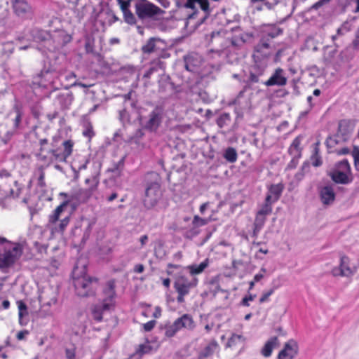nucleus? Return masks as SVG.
I'll return each instance as SVG.
<instances>
[{
  "label": "nucleus",
  "mask_w": 359,
  "mask_h": 359,
  "mask_svg": "<svg viewBox=\"0 0 359 359\" xmlns=\"http://www.w3.org/2000/svg\"><path fill=\"white\" fill-rule=\"evenodd\" d=\"M65 356L67 359H75L76 358V348L72 347L65 349Z\"/></svg>",
  "instance_id": "8fccbe9b"
},
{
  "label": "nucleus",
  "mask_w": 359,
  "mask_h": 359,
  "mask_svg": "<svg viewBox=\"0 0 359 359\" xmlns=\"http://www.w3.org/2000/svg\"><path fill=\"white\" fill-rule=\"evenodd\" d=\"M283 33V31L280 28L277 27H273L271 29L266 32L262 38H265L269 40V43L270 44L271 40L274 39L275 37L280 35Z\"/></svg>",
  "instance_id": "72a5a7b5"
},
{
  "label": "nucleus",
  "mask_w": 359,
  "mask_h": 359,
  "mask_svg": "<svg viewBox=\"0 0 359 359\" xmlns=\"http://www.w3.org/2000/svg\"><path fill=\"white\" fill-rule=\"evenodd\" d=\"M74 285L78 296L86 297L95 294L99 283L97 278L84 273L81 276L74 277Z\"/></svg>",
  "instance_id": "7ed1b4c3"
},
{
  "label": "nucleus",
  "mask_w": 359,
  "mask_h": 359,
  "mask_svg": "<svg viewBox=\"0 0 359 359\" xmlns=\"http://www.w3.org/2000/svg\"><path fill=\"white\" fill-rule=\"evenodd\" d=\"M266 218L264 216H261L258 214L256 215L255 222H254V228H253V236H257L261 229L263 228Z\"/></svg>",
  "instance_id": "2f4dec72"
},
{
  "label": "nucleus",
  "mask_w": 359,
  "mask_h": 359,
  "mask_svg": "<svg viewBox=\"0 0 359 359\" xmlns=\"http://www.w3.org/2000/svg\"><path fill=\"white\" fill-rule=\"evenodd\" d=\"M221 0H177L176 4L178 8L190 9L192 13L188 15V18H194L199 13L196 7V4L199 6L205 15L208 16L215 6L212 3L219 2Z\"/></svg>",
  "instance_id": "39448f33"
},
{
  "label": "nucleus",
  "mask_w": 359,
  "mask_h": 359,
  "mask_svg": "<svg viewBox=\"0 0 359 359\" xmlns=\"http://www.w3.org/2000/svg\"><path fill=\"white\" fill-rule=\"evenodd\" d=\"M29 334V331L27 330H23L18 332L16 334V338L18 341H22Z\"/></svg>",
  "instance_id": "603ef678"
},
{
  "label": "nucleus",
  "mask_w": 359,
  "mask_h": 359,
  "mask_svg": "<svg viewBox=\"0 0 359 359\" xmlns=\"http://www.w3.org/2000/svg\"><path fill=\"white\" fill-rule=\"evenodd\" d=\"M152 350L151 346L148 344H143L138 346L135 353L130 356L128 359H140L144 354L149 353Z\"/></svg>",
  "instance_id": "c85d7f7f"
},
{
  "label": "nucleus",
  "mask_w": 359,
  "mask_h": 359,
  "mask_svg": "<svg viewBox=\"0 0 359 359\" xmlns=\"http://www.w3.org/2000/svg\"><path fill=\"white\" fill-rule=\"evenodd\" d=\"M125 157H122L118 162L114 163L111 168L108 169V172L114 174L116 177H119L122 174L124 168Z\"/></svg>",
  "instance_id": "c756f323"
},
{
  "label": "nucleus",
  "mask_w": 359,
  "mask_h": 359,
  "mask_svg": "<svg viewBox=\"0 0 359 359\" xmlns=\"http://www.w3.org/2000/svg\"><path fill=\"white\" fill-rule=\"evenodd\" d=\"M115 285L116 282L114 279L107 283V287L104 290L106 297L103 299L101 304L95 305L92 309L93 319L97 322L102 320V315L104 312L113 310L115 306Z\"/></svg>",
  "instance_id": "f257e3e1"
},
{
  "label": "nucleus",
  "mask_w": 359,
  "mask_h": 359,
  "mask_svg": "<svg viewBox=\"0 0 359 359\" xmlns=\"http://www.w3.org/2000/svg\"><path fill=\"white\" fill-rule=\"evenodd\" d=\"M85 183L86 184L90 183V186L88 188V191L90 192H93L95 191L97 187H98V184H99V180L97 179V177H93L92 178H87L85 180Z\"/></svg>",
  "instance_id": "a19ab883"
},
{
  "label": "nucleus",
  "mask_w": 359,
  "mask_h": 359,
  "mask_svg": "<svg viewBox=\"0 0 359 359\" xmlns=\"http://www.w3.org/2000/svg\"><path fill=\"white\" fill-rule=\"evenodd\" d=\"M10 307V302L8 300H4L2 302V308L4 309H8Z\"/></svg>",
  "instance_id": "338daca9"
},
{
  "label": "nucleus",
  "mask_w": 359,
  "mask_h": 359,
  "mask_svg": "<svg viewBox=\"0 0 359 359\" xmlns=\"http://www.w3.org/2000/svg\"><path fill=\"white\" fill-rule=\"evenodd\" d=\"M159 43H163L160 39L151 37L147 41L145 44L142 46L141 50L144 54H151L159 49L158 46Z\"/></svg>",
  "instance_id": "4be33fe9"
},
{
  "label": "nucleus",
  "mask_w": 359,
  "mask_h": 359,
  "mask_svg": "<svg viewBox=\"0 0 359 359\" xmlns=\"http://www.w3.org/2000/svg\"><path fill=\"white\" fill-rule=\"evenodd\" d=\"M339 141L337 136H329L325 141L326 147L328 151L334 149H337V146L339 144Z\"/></svg>",
  "instance_id": "4c0bfd02"
},
{
  "label": "nucleus",
  "mask_w": 359,
  "mask_h": 359,
  "mask_svg": "<svg viewBox=\"0 0 359 359\" xmlns=\"http://www.w3.org/2000/svg\"><path fill=\"white\" fill-rule=\"evenodd\" d=\"M284 189V185L282 183L271 184L268 189V194L265 198L266 201L273 203L278 201L281 196Z\"/></svg>",
  "instance_id": "f3484780"
},
{
  "label": "nucleus",
  "mask_w": 359,
  "mask_h": 359,
  "mask_svg": "<svg viewBox=\"0 0 359 359\" xmlns=\"http://www.w3.org/2000/svg\"><path fill=\"white\" fill-rule=\"evenodd\" d=\"M320 142L319 140L317 141L313 144V154L311 156V164L314 167H319L323 164L322 157L320 154Z\"/></svg>",
  "instance_id": "a878e982"
},
{
  "label": "nucleus",
  "mask_w": 359,
  "mask_h": 359,
  "mask_svg": "<svg viewBox=\"0 0 359 359\" xmlns=\"http://www.w3.org/2000/svg\"><path fill=\"white\" fill-rule=\"evenodd\" d=\"M17 305L18 308V322L21 326H25L27 324V320H25L24 317L27 316L28 309L27 304L22 301H17Z\"/></svg>",
  "instance_id": "393cba45"
},
{
  "label": "nucleus",
  "mask_w": 359,
  "mask_h": 359,
  "mask_svg": "<svg viewBox=\"0 0 359 359\" xmlns=\"http://www.w3.org/2000/svg\"><path fill=\"white\" fill-rule=\"evenodd\" d=\"M198 283V280L196 278H189L184 275L178 276L173 283V287L177 294L176 297L177 303H184L185 297L197 287Z\"/></svg>",
  "instance_id": "20e7f679"
},
{
  "label": "nucleus",
  "mask_w": 359,
  "mask_h": 359,
  "mask_svg": "<svg viewBox=\"0 0 359 359\" xmlns=\"http://www.w3.org/2000/svg\"><path fill=\"white\" fill-rule=\"evenodd\" d=\"M156 70L155 67L149 68L144 74L143 77L145 79H150L151 74Z\"/></svg>",
  "instance_id": "052dcab7"
},
{
  "label": "nucleus",
  "mask_w": 359,
  "mask_h": 359,
  "mask_svg": "<svg viewBox=\"0 0 359 359\" xmlns=\"http://www.w3.org/2000/svg\"><path fill=\"white\" fill-rule=\"evenodd\" d=\"M208 205H209V202H205L201 205V206L199 208V210L202 215L204 214V212L206 210V209L208 208Z\"/></svg>",
  "instance_id": "e2e57ef3"
},
{
  "label": "nucleus",
  "mask_w": 359,
  "mask_h": 359,
  "mask_svg": "<svg viewBox=\"0 0 359 359\" xmlns=\"http://www.w3.org/2000/svg\"><path fill=\"white\" fill-rule=\"evenodd\" d=\"M278 339L277 337H271L264 344V347L262 349V354L268 358L271 356L273 348L278 344Z\"/></svg>",
  "instance_id": "bb28decb"
},
{
  "label": "nucleus",
  "mask_w": 359,
  "mask_h": 359,
  "mask_svg": "<svg viewBox=\"0 0 359 359\" xmlns=\"http://www.w3.org/2000/svg\"><path fill=\"white\" fill-rule=\"evenodd\" d=\"M135 13L138 18L156 20L157 17L165 13L160 7L147 0H140L135 4Z\"/></svg>",
  "instance_id": "6e6552de"
},
{
  "label": "nucleus",
  "mask_w": 359,
  "mask_h": 359,
  "mask_svg": "<svg viewBox=\"0 0 359 359\" xmlns=\"http://www.w3.org/2000/svg\"><path fill=\"white\" fill-rule=\"evenodd\" d=\"M272 204L273 203L265 200L264 203L262 205L257 214L266 217V215L272 212Z\"/></svg>",
  "instance_id": "e433bc0d"
},
{
  "label": "nucleus",
  "mask_w": 359,
  "mask_h": 359,
  "mask_svg": "<svg viewBox=\"0 0 359 359\" xmlns=\"http://www.w3.org/2000/svg\"><path fill=\"white\" fill-rule=\"evenodd\" d=\"M224 158L229 163H235L238 158L236 150L233 147H228L224 153Z\"/></svg>",
  "instance_id": "f704fd0d"
},
{
  "label": "nucleus",
  "mask_w": 359,
  "mask_h": 359,
  "mask_svg": "<svg viewBox=\"0 0 359 359\" xmlns=\"http://www.w3.org/2000/svg\"><path fill=\"white\" fill-rule=\"evenodd\" d=\"M268 66L253 62L248 68V73L245 83L249 86L264 82L262 77L265 75Z\"/></svg>",
  "instance_id": "f8f14e48"
},
{
  "label": "nucleus",
  "mask_w": 359,
  "mask_h": 359,
  "mask_svg": "<svg viewBox=\"0 0 359 359\" xmlns=\"http://www.w3.org/2000/svg\"><path fill=\"white\" fill-rule=\"evenodd\" d=\"M83 135L88 138H91L94 135L92 126H89L85 130H83Z\"/></svg>",
  "instance_id": "5fc2aeb1"
},
{
  "label": "nucleus",
  "mask_w": 359,
  "mask_h": 359,
  "mask_svg": "<svg viewBox=\"0 0 359 359\" xmlns=\"http://www.w3.org/2000/svg\"><path fill=\"white\" fill-rule=\"evenodd\" d=\"M149 237L147 235H143L140 238L141 248H143L147 243Z\"/></svg>",
  "instance_id": "680f3d73"
},
{
  "label": "nucleus",
  "mask_w": 359,
  "mask_h": 359,
  "mask_svg": "<svg viewBox=\"0 0 359 359\" xmlns=\"http://www.w3.org/2000/svg\"><path fill=\"white\" fill-rule=\"evenodd\" d=\"M58 98L60 100H69V104H71L72 100H73V96L72 94H66V95H60L58 96Z\"/></svg>",
  "instance_id": "bf43d9fd"
},
{
  "label": "nucleus",
  "mask_w": 359,
  "mask_h": 359,
  "mask_svg": "<svg viewBox=\"0 0 359 359\" xmlns=\"http://www.w3.org/2000/svg\"><path fill=\"white\" fill-rule=\"evenodd\" d=\"M9 242L3 237H0V245ZM23 252L22 246L20 243H15L11 250L0 253V269L3 271L12 266L15 262L22 256Z\"/></svg>",
  "instance_id": "0eeeda50"
},
{
  "label": "nucleus",
  "mask_w": 359,
  "mask_h": 359,
  "mask_svg": "<svg viewBox=\"0 0 359 359\" xmlns=\"http://www.w3.org/2000/svg\"><path fill=\"white\" fill-rule=\"evenodd\" d=\"M163 118V109L161 107H155L149 114L148 120L144 125V129L156 132L161 126Z\"/></svg>",
  "instance_id": "4468645a"
},
{
  "label": "nucleus",
  "mask_w": 359,
  "mask_h": 359,
  "mask_svg": "<svg viewBox=\"0 0 359 359\" xmlns=\"http://www.w3.org/2000/svg\"><path fill=\"white\" fill-rule=\"evenodd\" d=\"M118 4L123 13L130 11V1L128 0H117Z\"/></svg>",
  "instance_id": "de8ad7c7"
},
{
  "label": "nucleus",
  "mask_w": 359,
  "mask_h": 359,
  "mask_svg": "<svg viewBox=\"0 0 359 359\" xmlns=\"http://www.w3.org/2000/svg\"><path fill=\"white\" fill-rule=\"evenodd\" d=\"M354 129V124L351 120L343 119L339 122L338 133L343 136L350 135Z\"/></svg>",
  "instance_id": "b1692460"
},
{
  "label": "nucleus",
  "mask_w": 359,
  "mask_h": 359,
  "mask_svg": "<svg viewBox=\"0 0 359 359\" xmlns=\"http://www.w3.org/2000/svg\"><path fill=\"white\" fill-rule=\"evenodd\" d=\"M13 9L18 16H23L30 11V6L25 0H11Z\"/></svg>",
  "instance_id": "412c9836"
},
{
  "label": "nucleus",
  "mask_w": 359,
  "mask_h": 359,
  "mask_svg": "<svg viewBox=\"0 0 359 359\" xmlns=\"http://www.w3.org/2000/svg\"><path fill=\"white\" fill-rule=\"evenodd\" d=\"M330 177L336 184H348L353 180L350 163L347 159L337 162L330 172Z\"/></svg>",
  "instance_id": "423d86ee"
},
{
  "label": "nucleus",
  "mask_w": 359,
  "mask_h": 359,
  "mask_svg": "<svg viewBox=\"0 0 359 359\" xmlns=\"http://www.w3.org/2000/svg\"><path fill=\"white\" fill-rule=\"evenodd\" d=\"M163 193L158 182H147L145 187L143 205L147 209L155 207L161 199Z\"/></svg>",
  "instance_id": "1a4fd4ad"
},
{
  "label": "nucleus",
  "mask_w": 359,
  "mask_h": 359,
  "mask_svg": "<svg viewBox=\"0 0 359 359\" xmlns=\"http://www.w3.org/2000/svg\"><path fill=\"white\" fill-rule=\"evenodd\" d=\"M60 137L55 136L50 143L51 148L48 153L51 155L53 161L57 163H66L67 158L72 156L74 147V142L72 140H65L60 144Z\"/></svg>",
  "instance_id": "f03ea898"
},
{
  "label": "nucleus",
  "mask_w": 359,
  "mask_h": 359,
  "mask_svg": "<svg viewBox=\"0 0 359 359\" xmlns=\"http://www.w3.org/2000/svg\"><path fill=\"white\" fill-rule=\"evenodd\" d=\"M255 297V295L249 294L248 296H245L243 298L241 304L244 306H249V302L252 301Z\"/></svg>",
  "instance_id": "864d4df0"
},
{
  "label": "nucleus",
  "mask_w": 359,
  "mask_h": 359,
  "mask_svg": "<svg viewBox=\"0 0 359 359\" xmlns=\"http://www.w3.org/2000/svg\"><path fill=\"white\" fill-rule=\"evenodd\" d=\"M15 117L13 120V124L14 128L17 129L20 127V125L22 121V111L19 107H15Z\"/></svg>",
  "instance_id": "58836bf2"
},
{
  "label": "nucleus",
  "mask_w": 359,
  "mask_h": 359,
  "mask_svg": "<svg viewBox=\"0 0 359 359\" xmlns=\"http://www.w3.org/2000/svg\"><path fill=\"white\" fill-rule=\"evenodd\" d=\"M123 14L124 21L127 24H128L130 25H134L136 24V22H137L136 18L130 10L126 11L125 13H123Z\"/></svg>",
  "instance_id": "ea45409f"
},
{
  "label": "nucleus",
  "mask_w": 359,
  "mask_h": 359,
  "mask_svg": "<svg viewBox=\"0 0 359 359\" xmlns=\"http://www.w3.org/2000/svg\"><path fill=\"white\" fill-rule=\"evenodd\" d=\"M320 197L324 205H328L335 200V193L334 189L331 186H325L320 191Z\"/></svg>",
  "instance_id": "6ab92c4d"
},
{
  "label": "nucleus",
  "mask_w": 359,
  "mask_h": 359,
  "mask_svg": "<svg viewBox=\"0 0 359 359\" xmlns=\"http://www.w3.org/2000/svg\"><path fill=\"white\" fill-rule=\"evenodd\" d=\"M219 345L216 340H212L207 346H205L199 353V359H205L212 356L216 350L218 348Z\"/></svg>",
  "instance_id": "5701e85b"
},
{
  "label": "nucleus",
  "mask_w": 359,
  "mask_h": 359,
  "mask_svg": "<svg viewBox=\"0 0 359 359\" xmlns=\"http://www.w3.org/2000/svg\"><path fill=\"white\" fill-rule=\"evenodd\" d=\"M329 153H334L338 156L346 155L350 153V149L347 147L337 148L329 151Z\"/></svg>",
  "instance_id": "49530a36"
},
{
  "label": "nucleus",
  "mask_w": 359,
  "mask_h": 359,
  "mask_svg": "<svg viewBox=\"0 0 359 359\" xmlns=\"http://www.w3.org/2000/svg\"><path fill=\"white\" fill-rule=\"evenodd\" d=\"M162 283L165 288H169L170 286V279L169 278H163Z\"/></svg>",
  "instance_id": "0e129e2a"
},
{
  "label": "nucleus",
  "mask_w": 359,
  "mask_h": 359,
  "mask_svg": "<svg viewBox=\"0 0 359 359\" xmlns=\"http://www.w3.org/2000/svg\"><path fill=\"white\" fill-rule=\"evenodd\" d=\"M89 163V159H86L84 163L79 167V170H86L87 168V165Z\"/></svg>",
  "instance_id": "774afa93"
},
{
  "label": "nucleus",
  "mask_w": 359,
  "mask_h": 359,
  "mask_svg": "<svg viewBox=\"0 0 359 359\" xmlns=\"http://www.w3.org/2000/svg\"><path fill=\"white\" fill-rule=\"evenodd\" d=\"M144 271V266L142 264H137L134 266L135 273H141Z\"/></svg>",
  "instance_id": "4d7b16f0"
},
{
  "label": "nucleus",
  "mask_w": 359,
  "mask_h": 359,
  "mask_svg": "<svg viewBox=\"0 0 359 359\" xmlns=\"http://www.w3.org/2000/svg\"><path fill=\"white\" fill-rule=\"evenodd\" d=\"M69 202L67 201H63L60 205H58L48 216V222L50 224H55L60 217L61 213L64 211L65 208L68 205Z\"/></svg>",
  "instance_id": "cd10ccee"
},
{
  "label": "nucleus",
  "mask_w": 359,
  "mask_h": 359,
  "mask_svg": "<svg viewBox=\"0 0 359 359\" xmlns=\"http://www.w3.org/2000/svg\"><path fill=\"white\" fill-rule=\"evenodd\" d=\"M352 156L354 160V166L356 170L359 171V147H355L352 151Z\"/></svg>",
  "instance_id": "a18cd8bd"
},
{
  "label": "nucleus",
  "mask_w": 359,
  "mask_h": 359,
  "mask_svg": "<svg viewBox=\"0 0 359 359\" xmlns=\"http://www.w3.org/2000/svg\"><path fill=\"white\" fill-rule=\"evenodd\" d=\"M209 259H205L200 264H193L188 266L189 272L191 275H196L201 273L208 266Z\"/></svg>",
  "instance_id": "7c9ffc66"
},
{
  "label": "nucleus",
  "mask_w": 359,
  "mask_h": 359,
  "mask_svg": "<svg viewBox=\"0 0 359 359\" xmlns=\"http://www.w3.org/2000/svg\"><path fill=\"white\" fill-rule=\"evenodd\" d=\"M118 197V194L114 192V193H112L107 198V201L111 202V201H113L114 200H115L116 198Z\"/></svg>",
  "instance_id": "69168bd1"
},
{
  "label": "nucleus",
  "mask_w": 359,
  "mask_h": 359,
  "mask_svg": "<svg viewBox=\"0 0 359 359\" xmlns=\"http://www.w3.org/2000/svg\"><path fill=\"white\" fill-rule=\"evenodd\" d=\"M298 353V345L294 340L285 343L283 348L279 352L278 359H293Z\"/></svg>",
  "instance_id": "dca6fc26"
},
{
  "label": "nucleus",
  "mask_w": 359,
  "mask_h": 359,
  "mask_svg": "<svg viewBox=\"0 0 359 359\" xmlns=\"http://www.w3.org/2000/svg\"><path fill=\"white\" fill-rule=\"evenodd\" d=\"M174 323L179 330L182 328L192 330L195 326L192 316L187 313L183 314L181 317L177 318Z\"/></svg>",
  "instance_id": "aec40b11"
},
{
  "label": "nucleus",
  "mask_w": 359,
  "mask_h": 359,
  "mask_svg": "<svg viewBox=\"0 0 359 359\" xmlns=\"http://www.w3.org/2000/svg\"><path fill=\"white\" fill-rule=\"evenodd\" d=\"M39 175L38 177V186L41 188H45L46 187L45 182V172L42 166L39 167L37 170Z\"/></svg>",
  "instance_id": "79ce46f5"
},
{
  "label": "nucleus",
  "mask_w": 359,
  "mask_h": 359,
  "mask_svg": "<svg viewBox=\"0 0 359 359\" xmlns=\"http://www.w3.org/2000/svg\"><path fill=\"white\" fill-rule=\"evenodd\" d=\"M304 139V135H299L297 136L291 143L288 152L293 158H299L302 156L303 147H302V142Z\"/></svg>",
  "instance_id": "a211bd4d"
},
{
  "label": "nucleus",
  "mask_w": 359,
  "mask_h": 359,
  "mask_svg": "<svg viewBox=\"0 0 359 359\" xmlns=\"http://www.w3.org/2000/svg\"><path fill=\"white\" fill-rule=\"evenodd\" d=\"M156 321L155 320H149L148 322H147L146 323H143L142 324V329L144 332H150L156 326Z\"/></svg>",
  "instance_id": "09e8293b"
},
{
  "label": "nucleus",
  "mask_w": 359,
  "mask_h": 359,
  "mask_svg": "<svg viewBox=\"0 0 359 359\" xmlns=\"http://www.w3.org/2000/svg\"><path fill=\"white\" fill-rule=\"evenodd\" d=\"M274 288H271L270 290L264 292L259 299V304H263L264 302H269V297L274 293Z\"/></svg>",
  "instance_id": "c03bdc74"
},
{
  "label": "nucleus",
  "mask_w": 359,
  "mask_h": 359,
  "mask_svg": "<svg viewBox=\"0 0 359 359\" xmlns=\"http://www.w3.org/2000/svg\"><path fill=\"white\" fill-rule=\"evenodd\" d=\"M243 337L240 334H233L227 341L229 347L235 346L238 343L242 341Z\"/></svg>",
  "instance_id": "37998d69"
},
{
  "label": "nucleus",
  "mask_w": 359,
  "mask_h": 359,
  "mask_svg": "<svg viewBox=\"0 0 359 359\" xmlns=\"http://www.w3.org/2000/svg\"><path fill=\"white\" fill-rule=\"evenodd\" d=\"M0 176L2 178L1 187L4 194L13 198H19L22 193V186L7 172H1Z\"/></svg>",
  "instance_id": "9b49d317"
},
{
  "label": "nucleus",
  "mask_w": 359,
  "mask_h": 359,
  "mask_svg": "<svg viewBox=\"0 0 359 359\" xmlns=\"http://www.w3.org/2000/svg\"><path fill=\"white\" fill-rule=\"evenodd\" d=\"M48 140L47 138H39V144L40 145L39 151L41 154L46 151V146L48 144Z\"/></svg>",
  "instance_id": "3c124183"
},
{
  "label": "nucleus",
  "mask_w": 359,
  "mask_h": 359,
  "mask_svg": "<svg viewBox=\"0 0 359 359\" xmlns=\"http://www.w3.org/2000/svg\"><path fill=\"white\" fill-rule=\"evenodd\" d=\"M162 329L164 330L165 336L168 338L174 337L180 331L174 322L165 323Z\"/></svg>",
  "instance_id": "473e14b6"
},
{
  "label": "nucleus",
  "mask_w": 359,
  "mask_h": 359,
  "mask_svg": "<svg viewBox=\"0 0 359 359\" xmlns=\"http://www.w3.org/2000/svg\"><path fill=\"white\" fill-rule=\"evenodd\" d=\"M273 54V50L269 40L261 38L259 41L254 47L252 58V62L269 66V60Z\"/></svg>",
  "instance_id": "9d476101"
},
{
  "label": "nucleus",
  "mask_w": 359,
  "mask_h": 359,
  "mask_svg": "<svg viewBox=\"0 0 359 359\" xmlns=\"http://www.w3.org/2000/svg\"><path fill=\"white\" fill-rule=\"evenodd\" d=\"M287 83V78L285 70L281 67L276 68L270 77L265 81L263 84L266 87L271 86H285Z\"/></svg>",
  "instance_id": "2eb2a0df"
},
{
  "label": "nucleus",
  "mask_w": 359,
  "mask_h": 359,
  "mask_svg": "<svg viewBox=\"0 0 359 359\" xmlns=\"http://www.w3.org/2000/svg\"><path fill=\"white\" fill-rule=\"evenodd\" d=\"M357 271V267L351 264V259L346 255H341L339 266L334 267L331 273L333 276L351 277Z\"/></svg>",
  "instance_id": "ddd939ff"
},
{
  "label": "nucleus",
  "mask_w": 359,
  "mask_h": 359,
  "mask_svg": "<svg viewBox=\"0 0 359 359\" xmlns=\"http://www.w3.org/2000/svg\"><path fill=\"white\" fill-rule=\"evenodd\" d=\"M213 219H212L211 217L208 218H202L200 217L198 215H194L192 220V225L194 228H198L208 224Z\"/></svg>",
  "instance_id": "c9c22d12"
},
{
  "label": "nucleus",
  "mask_w": 359,
  "mask_h": 359,
  "mask_svg": "<svg viewBox=\"0 0 359 359\" xmlns=\"http://www.w3.org/2000/svg\"><path fill=\"white\" fill-rule=\"evenodd\" d=\"M69 222V218L68 217L62 219L60 223V229L62 231H64L67 226Z\"/></svg>",
  "instance_id": "6e6d98bb"
},
{
  "label": "nucleus",
  "mask_w": 359,
  "mask_h": 359,
  "mask_svg": "<svg viewBox=\"0 0 359 359\" xmlns=\"http://www.w3.org/2000/svg\"><path fill=\"white\" fill-rule=\"evenodd\" d=\"M162 310L160 306H156L152 317L154 318H159L161 316Z\"/></svg>",
  "instance_id": "13d9d810"
}]
</instances>
